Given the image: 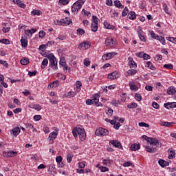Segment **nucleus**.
<instances>
[{"mask_svg":"<svg viewBox=\"0 0 176 176\" xmlns=\"http://www.w3.org/2000/svg\"><path fill=\"white\" fill-rule=\"evenodd\" d=\"M142 138L147 141L150 145H157L159 148H162V143L157 140V138H149L145 135H142Z\"/></svg>","mask_w":176,"mask_h":176,"instance_id":"nucleus-1","label":"nucleus"},{"mask_svg":"<svg viewBox=\"0 0 176 176\" xmlns=\"http://www.w3.org/2000/svg\"><path fill=\"white\" fill-rule=\"evenodd\" d=\"M47 58L50 61V65L51 67L55 70L58 69V67L57 66V58L54 56V54H50Z\"/></svg>","mask_w":176,"mask_h":176,"instance_id":"nucleus-2","label":"nucleus"},{"mask_svg":"<svg viewBox=\"0 0 176 176\" xmlns=\"http://www.w3.org/2000/svg\"><path fill=\"white\" fill-rule=\"evenodd\" d=\"M95 134L96 135H98V137H101L102 135H108L109 134V131H108V129L100 127L96 130Z\"/></svg>","mask_w":176,"mask_h":176,"instance_id":"nucleus-3","label":"nucleus"},{"mask_svg":"<svg viewBox=\"0 0 176 176\" xmlns=\"http://www.w3.org/2000/svg\"><path fill=\"white\" fill-rule=\"evenodd\" d=\"M3 156L4 157H14L17 156V152L13 151H3Z\"/></svg>","mask_w":176,"mask_h":176,"instance_id":"nucleus-4","label":"nucleus"},{"mask_svg":"<svg viewBox=\"0 0 176 176\" xmlns=\"http://www.w3.org/2000/svg\"><path fill=\"white\" fill-rule=\"evenodd\" d=\"M78 135L80 141H85V140H86V133L85 132V129L78 128Z\"/></svg>","mask_w":176,"mask_h":176,"instance_id":"nucleus-5","label":"nucleus"},{"mask_svg":"<svg viewBox=\"0 0 176 176\" xmlns=\"http://www.w3.org/2000/svg\"><path fill=\"white\" fill-rule=\"evenodd\" d=\"M100 95L98 94H96L94 96V98L92 100H91V104L92 105H97V107H101V105H102V104H101V102H99L100 101Z\"/></svg>","mask_w":176,"mask_h":176,"instance_id":"nucleus-6","label":"nucleus"},{"mask_svg":"<svg viewBox=\"0 0 176 176\" xmlns=\"http://www.w3.org/2000/svg\"><path fill=\"white\" fill-rule=\"evenodd\" d=\"M91 46V43L89 41H83L78 45V49H84L85 50L89 49Z\"/></svg>","mask_w":176,"mask_h":176,"instance_id":"nucleus-7","label":"nucleus"},{"mask_svg":"<svg viewBox=\"0 0 176 176\" xmlns=\"http://www.w3.org/2000/svg\"><path fill=\"white\" fill-rule=\"evenodd\" d=\"M109 144L115 146V148H118V149H123V146H122V143L118 140H111L109 142Z\"/></svg>","mask_w":176,"mask_h":176,"instance_id":"nucleus-8","label":"nucleus"},{"mask_svg":"<svg viewBox=\"0 0 176 176\" xmlns=\"http://www.w3.org/2000/svg\"><path fill=\"white\" fill-rule=\"evenodd\" d=\"M58 129H55V131H53L50 133L49 138L50 142H53L56 138H57V135H58Z\"/></svg>","mask_w":176,"mask_h":176,"instance_id":"nucleus-9","label":"nucleus"},{"mask_svg":"<svg viewBox=\"0 0 176 176\" xmlns=\"http://www.w3.org/2000/svg\"><path fill=\"white\" fill-rule=\"evenodd\" d=\"M80 9L81 6L76 4V3H74L72 6V13H74V14H78V12H79V10H80Z\"/></svg>","mask_w":176,"mask_h":176,"instance_id":"nucleus-10","label":"nucleus"},{"mask_svg":"<svg viewBox=\"0 0 176 176\" xmlns=\"http://www.w3.org/2000/svg\"><path fill=\"white\" fill-rule=\"evenodd\" d=\"M104 44L106 46H115V41H113V38H111L109 37L107 38Z\"/></svg>","mask_w":176,"mask_h":176,"instance_id":"nucleus-11","label":"nucleus"},{"mask_svg":"<svg viewBox=\"0 0 176 176\" xmlns=\"http://www.w3.org/2000/svg\"><path fill=\"white\" fill-rule=\"evenodd\" d=\"M119 76H120V75L118 72H113L109 74L107 76V78H108V79L113 80V79H118V78H119Z\"/></svg>","mask_w":176,"mask_h":176,"instance_id":"nucleus-12","label":"nucleus"},{"mask_svg":"<svg viewBox=\"0 0 176 176\" xmlns=\"http://www.w3.org/2000/svg\"><path fill=\"white\" fill-rule=\"evenodd\" d=\"M164 105L165 108H166V109H171V108H176V102H167L165 103Z\"/></svg>","mask_w":176,"mask_h":176,"instance_id":"nucleus-13","label":"nucleus"},{"mask_svg":"<svg viewBox=\"0 0 176 176\" xmlns=\"http://www.w3.org/2000/svg\"><path fill=\"white\" fill-rule=\"evenodd\" d=\"M129 60V65L130 66L131 68H137V63L134 61V59H133L132 57H129L128 58Z\"/></svg>","mask_w":176,"mask_h":176,"instance_id":"nucleus-14","label":"nucleus"},{"mask_svg":"<svg viewBox=\"0 0 176 176\" xmlns=\"http://www.w3.org/2000/svg\"><path fill=\"white\" fill-rule=\"evenodd\" d=\"M36 29L32 28L31 30H25V34L27 36H32V34H35Z\"/></svg>","mask_w":176,"mask_h":176,"instance_id":"nucleus-15","label":"nucleus"},{"mask_svg":"<svg viewBox=\"0 0 176 176\" xmlns=\"http://www.w3.org/2000/svg\"><path fill=\"white\" fill-rule=\"evenodd\" d=\"M128 17L130 20H135L137 15L134 11H131L128 13Z\"/></svg>","mask_w":176,"mask_h":176,"instance_id":"nucleus-16","label":"nucleus"},{"mask_svg":"<svg viewBox=\"0 0 176 176\" xmlns=\"http://www.w3.org/2000/svg\"><path fill=\"white\" fill-rule=\"evenodd\" d=\"M145 150L148 153H155L157 151V148H152L149 147L148 146H145Z\"/></svg>","mask_w":176,"mask_h":176,"instance_id":"nucleus-17","label":"nucleus"},{"mask_svg":"<svg viewBox=\"0 0 176 176\" xmlns=\"http://www.w3.org/2000/svg\"><path fill=\"white\" fill-rule=\"evenodd\" d=\"M12 133L14 137H17V135L20 134V128L19 126L13 128L12 129Z\"/></svg>","mask_w":176,"mask_h":176,"instance_id":"nucleus-18","label":"nucleus"},{"mask_svg":"<svg viewBox=\"0 0 176 176\" xmlns=\"http://www.w3.org/2000/svg\"><path fill=\"white\" fill-rule=\"evenodd\" d=\"M21 43L23 47H27V46H28V41L27 40V37H22L21 39Z\"/></svg>","mask_w":176,"mask_h":176,"instance_id":"nucleus-19","label":"nucleus"},{"mask_svg":"<svg viewBox=\"0 0 176 176\" xmlns=\"http://www.w3.org/2000/svg\"><path fill=\"white\" fill-rule=\"evenodd\" d=\"M114 6H116V8H118V9H123V8H124V6H123L119 0L114 1Z\"/></svg>","mask_w":176,"mask_h":176,"instance_id":"nucleus-20","label":"nucleus"},{"mask_svg":"<svg viewBox=\"0 0 176 176\" xmlns=\"http://www.w3.org/2000/svg\"><path fill=\"white\" fill-rule=\"evenodd\" d=\"M141 148V145L140 144L134 143L131 146V151H138Z\"/></svg>","mask_w":176,"mask_h":176,"instance_id":"nucleus-21","label":"nucleus"},{"mask_svg":"<svg viewBox=\"0 0 176 176\" xmlns=\"http://www.w3.org/2000/svg\"><path fill=\"white\" fill-rule=\"evenodd\" d=\"M72 23V20H69L68 21V17H65V19H62V24L63 25H69Z\"/></svg>","mask_w":176,"mask_h":176,"instance_id":"nucleus-22","label":"nucleus"},{"mask_svg":"<svg viewBox=\"0 0 176 176\" xmlns=\"http://www.w3.org/2000/svg\"><path fill=\"white\" fill-rule=\"evenodd\" d=\"M20 63L22 65H28V64H30V59L28 58H22Z\"/></svg>","mask_w":176,"mask_h":176,"instance_id":"nucleus-23","label":"nucleus"},{"mask_svg":"<svg viewBox=\"0 0 176 176\" xmlns=\"http://www.w3.org/2000/svg\"><path fill=\"white\" fill-rule=\"evenodd\" d=\"M158 163L161 167H167V166H168V162H166L164 160H160Z\"/></svg>","mask_w":176,"mask_h":176,"instance_id":"nucleus-24","label":"nucleus"},{"mask_svg":"<svg viewBox=\"0 0 176 176\" xmlns=\"http://www.w3.org/2000/svg\"><path fill=\"white\" fill-rule=\"evenodd\" d=\"M30 108H32V109H36V111H41L42 109V107L39 104H30Z\"/></svg>","mask_w":176,"mask_h":176,"instance_id":"nucleus-25","label":"nucleus"},{"mask_svg":"<svg viewBox=\"0 0 176 176\" xmlns=\"http://www.w3.org/2000/svg\"><path fill=\"white\" fill-rule=\"evenodd\" d=\"M47 64H49V60H47V58H44L41 63V69H45V68L47 67Z\"/></svg>","mask_w":176,"mask_h":176,"instance_id":"nucleus-26","label":"nucleus"},{"mask_svg":"<svg viewBox=\"0 0 176 176\" xmlns=\"http://www.w3.org/2000/svg\"><path fill=\"white\" fill-rule=\"evenodd\" d=\"M160 124L161 126H164V127H170V126H173V124H174V122L162 121L160 122Z\"/></svg>","mask_w":176,"mask_h":176,"instance_id":"nucleus-27","label":"nucleus"},{"mask_svg":"<svg viewBox=\"0 0 176 176\" xmlns=\"http://www.w3.org/2000/svg\"><path fill=\"white\" fill-rule=\"evenodd\" d=\"M104 27L107 30H113L115 28V26L111 25L110 23H108V22L107 21L104 22Z\"/></svg>","mask_w":176,"mask_h":176,"instance_id":"nucleus-28","label":"nucleus"},{"mask_svg":"<svg viewBox=\"0 0 176 176\" xmlns=\"http://www.w3.org/2000/svg\"><path fill=\"white\" fill-rule=\"evenodd\" d=\"M167 93L169 95H171V94H175L176 93V89H175V87H170L167 90Z\"/></svg>","mask_w":176,"mask_h":176,"instance_id":"nucleus-29","label":"nucleus"},{"mask_svg":"<svg viewBox=\"0 0 176 176\" xmlns=\"http://www.w3.org/2000/svg\"><path fill=\"white\" fill-rule=\"evenodd\" d=\"M91 30L93 32H97V31H98V25L96 23H91Z\"/></svg>","mask_w":176,"mask_h":176,"instance_id":"nucleus-30","label":"nucleus"},{"mask_svg":"<svg viewBox=\"0 0 176 176\" xmlns=\"http://www.w3.org/2000/svg\"><path fill=\"white\" fill-rule=\"evenodd\" d=\"M32 16H41L42 11L38 10H34L31 12Z\"/></svg>","mask_w":176,"mask_h":176,"instance_id":"nucleus-31","label":"nucleus"},{"mask_svg":"<svg viewBox=\"0 0 176 176\" xmlns=\"http://www.w3.org/2000/svg\"><path fill=\"white\" fill-rule=\"evenodd\" d=\"M135 74H137V70H135V69H129L126 72V76H130V75L133 76V75H135Z\"/></svg>","mask_w":176,"mask_h":176,"instance_id":"nucleus-32","label":"nucleus"},{"mask_svg":"<svg viewBox=\"0 0 176 176\" xmlns=\"http://www.w3.org/2000/svg\"><path fill=\"white\" fill-rule=\"evenodd\" d=\"M129 86L131 90H133L134 91H137V90H138V87H137L134 82H129Z\"/></svg>","mask_w":176,"mask_h":176,"instance_id":"nucleus-33","label":"nucleus"},{"mask_svg":"<svg viewBox=\"0 0 176 176\" xmlns=\"http://www.w3.org/2000/svg\"><path fill=\"white\" fill-rule=\"evenodd\" d=\"M58 86V80L53 81L48 85V87H57Z\"/></svg>","mask_w":176,"mask_h":176,"instance_id":"nucleus-34","label":"nucleus"},{"mask_svg":"<svg viewBox=\"0 0 176 176\" xmlns=\"http://www.w3.org/2000/svg\"><path fill=\"white\" fill-rule=\"evenodd\" d=\"M112 160H109V158H107L106 160H103L102 164L104 166H111Z\"/></svg>","mask_w":176,"mask_h":176,"instance_id":"nucleus-35","label":"nucleus"},{"mask_svg":"<svg viewBox=\"0 0 176 176\" xmlns=\"http://www.w3.org/2000/svg\"><path fill=\"white\" fill-rule=\"evenodd\" d=\"M76 91L79 93L80 91V87H82V82L80 81H76Z\"/></svg>","mask_w":176,"mask_h":176,"instance_id":"nucleus-36","label":"nucleus"},{"mask_svg":"<svg viewBox=\"0 0 176 176\" xmlns=\"http://www.w3.org/2000/svg\"><path fill=\"white\" fill-rule=\"evenodd\" d=\"M129 8L127 7H125L124 9L122 10V17H126V16H127V14H129Z\"/></svg>","mask_w":176,"mask_h":176,"instance_id":"nucleus-37","label":"nucleus"},{"mask_svg":"<svg viewBox=\"0 0 176 176\" xmlns=\"http://www.w3.org/2000/svg\"><path fill=\"white\" fill-rule=\"evenodd\" d=\"M157 41H160V42H161L162 45H166V39H164V37L162 36H158Z\"/></svg>","mask_w":176,"mask_h":176,"instance_id":"nucleus-38","label":"nucleus"},{"mask_svg":"<svg viewBox=\"0 0 176 176\" xmlns=\"http://www.w3.org/2000/svg\"><path fill=\"white\" fill-rule=\"evenodd\" d=\"M92 20H93V24L98 25V23H100V19H98L96 16H92Z\"/></svg>","mask_w":176,"mask_h":176,"instance_id":"nucleus-39","label":"nucleus"},{"mask_svg":"<svg viewBox=\"0 0 176 176\" xmlns=\"http://www.w3.org/2000/svg\"><path fill=\"white\" fill-rule=\"evenodd\" d=\"M106 57H107V60H111V58H113V56H115V52H110L108 54H105Z\"/></svg>","mask_w":176,"mask_h":176,"instance_id":"nucleus-40","label":"nucleus"},{"mask_svg":"<svg viewBox=\"0 0 176 176\" xmlns=\"http://www.w3.org/2000/svg\"><path fill=\"white\" fill-rule=\"evenodd\" d=\"M120 104V101L118 100H113L111 102V105H114V107H118Z\"/></svg>","mask_w":176,"mask_h":176,"instance_id":"nucleus-41","label":"nucleus"},{"mask_svg":"<svg viewBox=\"0 0 176 176\" xmlns=\"http://www.w3.org/2000/svg\"><path fill=\"white\" fill-rule=\"evenodd\" d=\"M0 43H3L4 45H10V41H9V39L3 38L0 40Z\"/></svg>","mask_w":176,"mask_h":176,"instance_id":"nucleus-42","label":"nucleus"},{"mask_svg":"<svg viewBox=\"0 0 176 176\" xmlns=\"http://www.w3.org/2000/svg\"><path fill=\"white\" fill-rule=\"evenodd\" d=\"M72 157H74V155L72 154L69 153L67 155V163H71V162H72Z\"/></svg>","mask_w":176,"mask_h":176,"instance_id":"nucleus-43","label":"nucleus"},{"mask_svg":"<svg viewBox=\"0 0 176 176\" xmlns=\"http://www.w3.org/2000/svg\"><path fill=\"white\" fill-rule=\"evenodd\" d=\"M164 68H166V69H173V68H174V66L171 63L165 64L164 65Z\"/></svg>","mask_w":176,"mask_h":176,"instance_id":"nucleus-44","label":"nucleus"},{"mask_svg":"<svg viewBox=\"0 0 176 176\" xmlns=\"http://www.w3.org/2000/svg\"><path fill=\"white\" fill-rule=\"evenodd\" d=\"M163 10L166 13V14H170V12H168V7L167 6V4L164 3L163 4Z\"/></svg>","mask_w":176,"mask_h":176,"instance_id":"nucleus-45","label":"nucleus"},{"mask_svg":"<svg viewBox=\"0 0 176 176\" xmlns=\"http://www.w3.org/2000/svg\"><path fill=\"white\" fill-rule=\"evenodd\" d=\"M135 99L136 100V101H141V100H142V96H141V94H135Z\"/></svg>","mask_w":176,"mask_h":176,"instance_id":"nucleus-46","label":"nucleus"},{"mask_svg":"<svg viewBox=\"0 0 176 176\" xmlns=\"http://www.w3.org/2000/svg\"><path fill=\"white\" fill-rule=\"evenodd\" d=\"M138 36L142 42H146V38H145V36L142 35V33L138 34Z\"/></svg>","mask_w":176,"mask_h":176,"instance_id":"nucleus-47","label":"nucleus"},{"mask_svg":"<svg viewBox=\"0 0 176 176\" xmlns=\"http://www.w3.org/2000/svg\"><path fill=\"white\" fill-rule=\"evenodd\" d=\"M75 96H76V92L69 91L68 92L67 97H69V98H71V97H75Z\"/></svg>","mask_w":176,"mask_h":176,"instance_id":"nucleus-48","label":"nucleus"},{"mask_svg":"<svg viewBox=\"0 0 176 176\" xmlns=\"http://www.w3.org/2000/svg\"><path fill=\"white\" fill-rule=\"evenodd\" d=\"M72 133L75 138H76V137H78V128L77 127H74L73 129Z\"/></svg>","mask_w":176,"mask_h":176,"instance_id":"nucleus-49","label":"nucleus"},{"mask_svg":"<svg viewBox=\"0 0 176 176\" xmlns=\"http://www.w3.org/2000/svg\"><path fill=\"white\" fill-rule=\"evenodd\" d=\"M137 107H138V105L137 104V103H135V102H132L131 104H129V105L127 106V108L133 109V108H137Z\"/></svg>","mask_w":176,"mask_h":176,"instance_id":"nucleus-50","label":"nucleus"},{"mask_svg":"<svg viewBox=\"0 0 176 176\" xmlns=\"http://www.w3.org/2000/svg\"><path fill=\"white\" fill-rule=\"evenodd\" d=\"M77 34L78 35H85V30H83L82 28H78L77 30Z\"/></svg>","mask_w":176,"mask_h":176,"instance_id":"nucleus-51","label":"nucleus"},{"mask_svg":"<svg viewBox=\"0 0 176 176\" xmlns=\"http://www.w3.org/2000/svg\"><path fill=\"white\" fill-rule=\"evenodd\" d=\"M65 58H60V62H59L60 65H62L63 67L67 65V63H65Z\"/></svg>","mask_w":176,"mask_h":176,"instance_id":"nucleus-52","label":"nucleus"},{"mask_svg":"<svg viewBox=\"0 0 176 176\" xmlns=\"http://www.w3.org/2000/svg\"><path fill=\"white\" fill-rule=\"evenodd\" d=\"M175 156V151H170L169 152L168 159H173Z\"/></svg>","mask_w":176,"mask_h":176,"instance_id":"nucleus-53","label":"nucleus"},{"mask_svg":"<svg viewBox=\"0 0 176 176\" xmlns=\"http://www.w3.org/2000/svg\"><path fill=\"white\" fill-rule=\"evenodd\" d=\"M59 3H60V5H68L69 0H59Z\"/></svg>","mask_w":176,"mask_h":176,"instance_id":"nucleus-54","label":"nucleus"},{"mask_svg":"<svg viewBox=\"0 0 176 176\" xmlns=\"http://www.w3.org/2000/svg\"><path fill=\"white\" fill-rule=\"evenodd\" d=\"M104 120H105V122H108L109 123L112 124V126H113V124H115L116 123V121H115L113 120H109L108 118H105Z\"/></svg>","mask_w":176,"mask_h":176,"instance_id":"nucleus-55","label":"nucleus"},{"mask_svg":"<svg viewBox=\"0 0 176 176\" xmlns=\"http://www.w3.org/2000/svg\"><path fill=\"white\" fill-rule=\"evenodd\" d=\"M33 118L36 122H38V121L41 120V119H42V116L41 115H36Z\"/></svg>","mask_w":176,"mask_h":176,"instance_id":"nucleus-56","label":"nucleus"},{"mask_svg":"<svg viewBox=\"0 0 176 176\" xmlns=\"http://www.w3.org/2000/svg\"><path fill=\"white\" fill-rule=\"evenodd\" d=\"M76 3V5H80L81 8L82 6H83V4L85 3V0H78L76 3Z\"/></svg>","mask_w":176,"mask_h":176,"instance_id":"nucleus-57","label":"nucleus"},{"mask_svg":"<svg viewBox=\"0 0 176 176\" xmlns=\"http://www.w3.org/2000/svg\"><path fill=\"white\" fill-rule=\"evenodd\" d=\"M0 64H1L2 65H4L5 68H8V67H9V64H8L6 61L3 60H0Z\"/></svg>","mask_w":176,"mask_h":176,"instance_id":"nucleus-58","label":"nucleus"},{"mask_svg":"<svg viewBox=\"0 0 176 176\" xmlns=\"http://www.w3.org/2000/svg\"><path fill=\"white\" fill-rule=\"evenodd\" d=\"M45 35H46V33L45 32V31L41 30L38 33V38H43Z\"/></svg>","mask_w":176,"mask_h":176,"instance_id":"nucleus-59","label":"nucleus"},{"mask_svg":"<svg viewBox=\"0 0 176 176\" xmlns=\"http://www.w3.org/2000/svg\"><path fill=\"white\" fill-rule=\"evenodd\" d=\"M145 54V53L144 52H138L135 54V56H137V57H139L140 58H142L144 57V55Z\"/></svg>","mask_w":176,"mask_h":176,"instance_id":"nucleus-60","label":"nucleus"},{"mask_svg":"<svg viewBox=\"0 0 176 176\" xmlns=\"http://www.w3.org/2000/svg\"><path fill=\"white\" fill-rule=\"evenodd\" d=\"M100 171L102 173H105L107 171H109V169L107 167H105V166H100Z\"/></svg>","mask_w":176,"mask_h":176,"instance_id":"nucleus-61","label":"nucleus"},{"mask_svg":"<svg viewBox=\"0 0 176 176\" xmlns=\"http://www.w3.org/2000/svg\"><path fill=\"white\" fill-rule=\"evenodd\" d=\"M139 126L140 127H149V124L145 122H140Z\"/></svg>","mask_w":176,"mask_h":176,"instance_id":"nucleus-62","label":"nucleus"},{"mask_svg":"<svg viewBox=\"0 0 176 176\" xmlns=\"http://www.w3.org/2000/svg\"><path fill=\"white\" fill-rule=\"evenodd\" d=\"M84 65L86 66V67H89L90 65V60H89V58H85L84 60Z\"/></svg>","mask_w":176,"mask_h":176,"instance_id":"nucleus-63","label":"nucleus"},{"mask_svg":"<svg viewBox=\"0 0 176 176\" xmlns=\"http://www.w3.org/2000/svg\"><path fill=\"white\" fill-rule=\"evenodd\" d=\"M56 161L58 163H61V162H63V157H61V155L57 156L56 158Z\"/></svg>","mask_w":176,"mask_h":176,"instance_id":"nucleus-64","label":"nucleus"}]
</instances>
